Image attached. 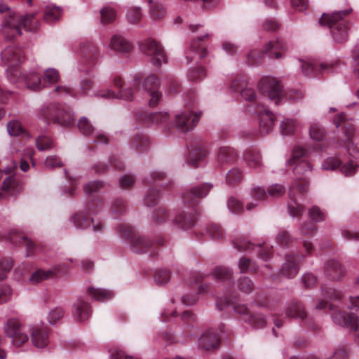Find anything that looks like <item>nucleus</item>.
I'll return each instance as SVG.
<instances>
[{"instance_id": "nucleus-1", "label": "nucleus", "mask_w": 359, "mask_h": 359, "mask_svg": "<svg viewBox=\"0 0 359 359\" xmlns=\"http://www.w3.org/2000/svg\"><path fill=\"white\" fill-rule=\"evenodd\" d=\"M159 85V79L156 75H149L142 83L141 78L135 76L128 86L119 90L118 94L111 90H106L99 92L97 95L107 99L120 98L124 100H132L136 93L141 92L140 86H142V90L148 96L149 106L154 107L158 104L162 97L161 93L158 90Z\"/></svg>"}, {"instance_id": "nucleus-2", "label": "nucleus", "mask_w": 359, "mask_h": 359, "mask_svg": "<svg viewBox=\"0 0 359 359\" xmlns=\"http://www.w3.org/2000/svg\"><path fill=\"white\" fill-rule=\"evenodd\" d=\"M7 12L1 27L3 34L7 40H11L17 36H20L21 27L27 30L35 32L39 27V22L35 19L34 14L27 15L22 17L19 13L10 11L7 4L0 3V13Z\"/></svg>"}, {"instance_id": "nucleus-3", "label": "nucleus", "mask_w": 359, "mask_h": 359, "mask_svg": "<svg viewBox=\"0 0 359 359\" xmlns=\"http://www.w3.org/2000/svg\"><path fill=\"white\" fill-rule=\"evenodd\" d=\"M189 29L193 36L186 57L188 62H198V60L205 58L208 54L206 48L200 43L211 40L214 35L201 24L190 25Z\"/></svg>"}, {"instance_id": "nucleus-4", "label": "nucleus", "mask_w": 359, "mask_h": 359, "mask_svg": "<svg viewBox=\"0 0 359 359\" xmlns=\"http://www.w3.org/2000/svg\"><path fill=\"white\" fill-rule=\"evenodd\" d=\"M351 11V9H346L331 14L323 13L319 20L321 25H326L330 29L333 39L337 43H343L348 38V28L344 17L348 15Z\"/></svg>"}, {"instance_id": "nucleus-5", "label": "nucleus", "mask_w": 359, "mask_h": 359, "mask_svg": "<svg viewBox=\"0 0 359 359\" xmlns=\"http://www.w3.org/2000/svg\"><path fill=\"white\" fill-rule=\"evenodd\" d=\"M117 231L121 237L125 238L130 243V250L135 253H149L151 257L156 255V248L150 241L144 236L138 235L130 225L121 223Z\"/></svg>"}, {"instance_id": "nucleus-6", "label": "nucleus", "mask_w": 359, "mask_h": 359, "mask_svg": "<svg viewBox=\"0 0 359 359\" xmlns=\"http://www.w3.org/2000/svg\"><path fill=\"white\" fill-rule=\"evenodd\" d=\"M336 128L341 127L345 140L334 143L335 147H344L353 158L359 160V142L355 145L353 144V137L355 128L352 122L347 120L346 115L343 113L338 114L334 119Z\"/></svg>"}, {"instance_id": "nucleus-7", "label": "nucleus", "mask_w": 359, "mask_h": 359, "mask_svg": "<svg viewBox=\"0 0 359 359\" xmlns=\"http://www.w3.org/2000/svg\"><path fill=\"white\" fill-rule=\"evenodd\" d=\"M308 186V182L304 178H298L289 189L290 201L287 203V208L290 215L292 217L301 216L304 211V207L300 202L303 201Z\"/></svg>"}, {"instance_id": "nucleus-8", "label": "nucleus", "mask_w": 359, "mask_h": 359, "mask_svg": "<svg viewBox=\"0 0 359 359\" xmlns=\"http://www.w3.org/2000/svg\"><path fill=\"white\" fill-rule=\"evenodd\" d=\"M42 116L48 121L69 126L74 123V116L70 109L57 104H50L41 109Z\"/></svg>"}, {"instance_id": "nucleus-9", "label": "nucleus", "mask_w": 359, "mask_h": 359, "mask_svg": "<svg viewBox=\"0 0 359 359\" xmlns=\"http://www.w3.org/2000/svg\"><path fill=\"white\" fill-rule=\"evenodd\" d=\"M140 50L146 55L151 57L152 63L160 67L166 62V55L163 48L155 39L149 38L139 43Z\"/></svg>"}, {"instance_id": "nucleus-10", "label": "nucleus", "mask_w": 359, "mask_h": 359, "mask_svg": "<svg viewBox=\"0 0 359 359\" xmlns=\"http://www.w3.org/2000/svg\"><path fill=\"white\" fill-rule=\"evenodd\" d=\"M4 332L12 339V343L15 346H20L28 341L29 337L26 327L15 318L8 320L4 325Z\"/></svg>"}, {"instance_id": "nucleus-11", "label": "nucleus", "mask_w": 359, "mask_h": 359, "mask_svg": "<svg viewBox=\"0 0 359 359\" xmlns=\"http://www.w3.org/2000/svg\"><path fill=\"white\" fill-rule=\"evenodd\" d=\"M258 88L263 94H266L271 101H273L275 104H280L283 100L282 86L274 79L270 77L262 78Z\"/></svg>"}, {"instance_id": "nucleus-12", "label": "nucleus", "mask_w": 359, "mask_h": 359, "mask_svg": "<svg viewBox=\"0 0 359 359\" xmlns=\"http://www.w3.org/2000/svg\"><path fill=\"white\" fill-rule=\"evenodd\" d=\"M201 113L193 114L192 111H184L175 116V126L182 133L192 130L199 121Z\"/></svg>"}, {"instance_id": "nucleus-13", "label": "nucleus", "mask_w": 359, "mask_h": 359, "mask_svg": "<svg viewBox=\"0 0 359 359\" xmlns=\"http://www.w3.org/2000/svg\"><path fill=\"white\" fill-rule=\"evenodd\" d=\"M4 239L9 241L14 245H20L25 243L26 246L27 257L32 256L38 252L42 251L41 248L39 245H36L32 241L29 240L27 237L18 233L15 230H11L9 231L8 235L4 238Z\"/></svg>"}, {"instance_id": "nucleus-14", "label": "nucleus", "mask_w": 359, "mask_h": 359, "mask_svg": "<svg viewBox=\"0 0 359 359\" xmlns=\"http://www.w3.org/2000/svg\"><path fill=\"white\" fill-rule=\"evenodd\" d=\"M78 128L83 135L91 137L94 142L104 144L108 142L107 137L104 133L96 131L86 117H81L79 120Z\"/></svg>"}, {"instance_id": "nucleus-15", "label": "nucleus", "mask_w": 359, "mask_h": 359, "mask_svg": "<svg viewBox=\"0 0 359 359\" xmlns=\"http://www.w3.org/2000/svg\"><path fill=\"white\" fill-rule=\"evenodd\" d=\"M259 117V133L265 135L271 133L273 128L275 116L263 105H258L254 111Z\"/></svg>"}, {"instance_id": "nucleus-16", "label": "nucleus", "mask_w": 359, "mask_h": 359, "mask_svg": "<svg viewBox=\"0 0 359 359\" xmlns=\"http://www.w3.org/2000/svg\"><path fill=\"white\" fill-rule=\"evenodd\" d=\"M1 57L4 65L14 67L24 61L25 55L22 49L15 46H8L2 51Z\"/></svg>"}, {"instance_id": "nucleus-17", "label": "nucleus", "mask_w": 359, "mask_h": 359, "mask_svg": "<svg viewBox=\"0 0 359 359\" xmlns=\"http://www.w3.org/2000/svg\"><path fill=\"white\" fill-rule=\"evenodd\" d=\"M299 259L300 257L297 254H287L285 256V262L280 269V274L288 278H293L295 277L299 271Z\"/></svg>"}, {"instance_id": "nucleus-18", "label": "nucleus", "mask_w": 359, "mask_h": 359, "mask_svg": "<svg viewBox=\"0 0 359 359\" xmlns=\"http://www.w3.org/2000/svg\"><path fill=\"white\" fill-rule=\"evenodd\" d=\"M234 245L238 251L249 250L257 252L258 257L264 261H267L271 257V250L262 248L261 244L255 245L245 240H241L236 241Z\"/></svg>"}, {"instance_id": "nucleus-19", "label": "nucleus", "mask_w": 359, "mask_h": 359, "mask_svg": "<svg viewBox=\"0 0 359 359\" xmlns=\"http://www.w3.org/2000/svg\"><path fill=\"white\" fill-rule=\"evenodd\" d=\"M332 318L334 323L340 326L346 327L355 331L358 329V318L353 312L348 314L339 311L332 314Z\"/></svg>"}, {"instance_id": "nucleus-20", "label": "nucleus", "mask_w": 359, "mask_h": 359, "mask_svg": "<svg viewBox=\"0 0 359 359\" xmlns=\"http://www.w3.org/2000/svg\"><path fill=\"white\" fill-rule=\"evenodd\" d=\"M324 273L330 280H339L345 275L346 271L338 261L330 259L325 264Z\"/></svg>"}, {"instance_id": "nucleus-21", "label": "nucleus", "mask_w": 359, "mask_h": 359, "mask_svg": "<svg viewBox=\"0 0 359 359\" xmlns=\"http://www.w3.org/2000/svg\"><path fill=\"white\" fill-rule=\"evenodd\" d=\"M219 345V337L212 330L204 332L198 339V346L206 351L216 349Z\"/></svg>"}, {"instance_id": "nucleus-22", "label": "nucleus", "mask_w": 359, "mask_h": 359, "mask_svg": "<svg viewBox=\"0 0 359 359\" xmlns=\"http://www.w3.org/2000/svg\"><path fill=\"white\" fill-rule=\"evenodd\" d=\"M72 222L77 229H84L93 224V230L94 232L101 231L104 226L102 223L94 224L93 219H90L85 213L79 212L72 217Z\"/></svg>"}, {"instance_id": "nucleus-23", "label": "nucleus", "mask_w": 359, "mask_h": 359, "mask_svg": "<svg viewBox=\"0 0 359 359\" xmlns=\"http://www.w3.org/2000/svg\"><path fill=\"white\" fill-rule=\"evenodd\" d=\"M31 340L33 345L43 348L49 344V337L46 327L34 326L31 328Z\"/></svg>"}, {"instance_id": "nucleus-24", "label": "nucleus", "mask_w": 359, "mask_h": 359, "mask_svg": "<svg viewBox=\"0 0 359 359\" xmlns=\"http://www.w3.org/2000/svg\"><path fill=\"white\" fill-rule=\"evenodd\" d=\"M212 187L210 184L194 187L183 195L184 201L188 203H194L197 199L205 197Z\"/></svg>"}, {"instance_id": "nucleus-25", "label": "nucleus", "mask_w": 359, "mask_h": 359, "mask_svg": "<svg viewBox=\"0 0 359 359\" xmlns=\"http://www.w3.org/2000/svg\"><path fill=\"white\" fill-rule=\"evenodd\" d=\"M238 157L236 151L230 147H221L217 154L216 162L218 166L223 167L225 165L234 162Z\"/></svg>"}, {"instance_id": "nucleus-26", "label": "nucleus", "mask_w": 359, "mask_h": 359, "mask_svg": "<svg viewBox=\"0 0 359 359\" xmlns=\"http://www.w3.org/2000/svg\"><path fill=\"white\" fill-rule=\"evenodd\" d=\"M301 69L302 73L306 76H316L318 72L323 73L330 68V65L327 63L317 64L314 61H301Z\"/></svg>"}, {"instance_id": "nucleus-27", "label": "nucleus", "mask_w": 359, "mask_h": 359, "mask_svg": "<svg viewBox=\"0 0 359 359\" xmlns=\"http://www.w3.org/2000/svg\"><path fill=\"white\" fill-rule=\"evenodd\" d=\"M137 118L142 123H152L155 124H162L166 123L169 119V115L167 112H156V113H148L142 112L140 114H137Z\"/></svg>"}, {"instance_id": "nucleus-28", "label": "nucleus", "mask_w": 359, "mask_h": 359, "mask_svg": "<svg viewBox=\"0 0 359 359\" xmlns=\"http://www.w3.org/2000/svg\"><path fill=\"white\" fill-rule=\"evenodd\" d=\"M211 276L219 282L226 283L227 285H233V273L231 270L226 266H216L211 272Z\"/></svg>"}, {"instance_id": "nucleus-29", "label": "nucleus", "mask_w": 359, "mask_h": 359, "mask_svg": "<svg viewBox=\"0 0 359 359\" xmlns=\"http://www.w3.org/2000/svg\"><path fill=\"white\" fill-rule=\"evenodd\" d=\"M74 316L79 321L85 320L91 313L89 304L83 298L78 299L77 302L74 304Z\"/></svg>"}, {"instance_id": "nucleus-30", "label": "nucleus", "mask_w": 359, "mask_h": 359, "mask_svg": "<svg viewBox=\"0 0 359 359\" xmlns=\"http://www.w3.org/2000/svg\"><path fill=\"white\" fill-rule=\"evenodd\" d=\"M109 48L120 53H129L133 50V45L120 35H114L109 43Z\"/></svg>"}, {"instance_id": "nucleus-31", "label": "nucleus", "mask_w": 359, "mask_h": 359, "mask_svg": "<svg viewBox=\"0 0 359 359\" xmlns=\"http://www.w3.org/2000/svg\"><path fill=\"white\" fill-rule=\"evenodd\" d=\"M243 160L251 169H257L262 165V156L256 149L246 150L243 154Z\"/></svg>"}, {"instance_id": "nucleus-32", "label": "nucleus", "mask_w": 359, "mask_h": 359, "mask_svg": "<svg viewBox=\"0 0 359 359\" xmlns=\"http://www.w3.org/2000/svg\"><path fill=\"white\" fill-rule=\"evenodd\" d=\"M286 49L285 45L281 41H276L275 42H269L263 50L264 53H268L270 58L278 59L282 55V52Z\"/></svg>"}, {"instance_id": "nucleus-33", "label": "nucleus", "mask_w": 359, "mask_h": 359, "mask_svg": "<svg viewBox=\"0 0 359 359\" xmlns=\"http://www.w3.org/2000/svg\"><path fill=\"white\" fill-rule=\"evenodd\" d=\"M196 221L195 213L182 212L178 215L175 219V224L182 229H189L193 227Z\"/></svg>"}, {"instance_id": "nucleus-34", "label": "nucleus", "mask_w": 359, "mask_h": 359, "mask_svg": "<svg viewBox=\"0 0 359 359\" xmlns=\"http://www.w3.org/2000/svg\"><path fill=\"white\" fill-rule=\"evenodd\" d=\"M57 271H59V270L57 267L48 270L39 269L32 274L29 278V281L34 284L39 283L43 280L53 278Z\"/></svg>"}, {"instance_id": "nucleus-35", "label": "nucleus", "mask_w": 359, "mask_h": 359, "mask_svg": "<svg viewBox=\"0 0 359 359\" xmlns=\"http://www.w3.org/2000/svg\"><path fill=\"white\" fill-rule=\"evenodd\" d=\"M25 81L27 88L32 90L37 91L43 88L41 76L38 72H31L25 75Z\"/></svg>"}, {"instance_id": "nucleus-36", "label": "nucleus", "mask_w": 359, "mask_h": 359, "mask_svg": "<svg viewBox=\"0 0 359 359\" xmlns=\"http://www.w3.org/2000/svg\"><path fill=\"white\" fill-rule=\"evenodd\" d=\"M88 294L97 301H105L113 297V292L104 289L88 287L87 288Z\"/></svg>"}, {"instance_id": "nucleus-37", "label": "nucleus", "mask_w": 359, "mask_h": 359, "mask_svg": "<svg viewBox=\"0 0 359 359\" xmlns=\"http://www.w3.org/2000/svg\"><path fill=\"white\" fill-rule=\"evenodd\" d=\"M206 156L207 152L205 149L202 147H197L189 151V163L195 167H198L200 163L203 161Z\"/></svg>"}, {"instance_id": "nucleus-38", "label": "nucleus", "mask_w": 359, "mask_h": 359, "mask_svg": "<svg viewBox=\"0 0 359 359\" xmlns=\"http://www.w3.org/2000/svg\"><path fill=\"white\" fill-rule=\"evenodd\" d=\"M21 186L19 182L13 177H6L2 185V190L8 195H15L20 192Z\"/></svg>"}, {"instance_id": "nucleus-39", "label": "nucleus", "mask_w": 359, "mask_h": 359, "mask_svg": "<svg viewBox=\"0 0 359 359\" xmlns=\"http://www.w3.org/2000/svg\"><path fill=\"white\" fill-rule=\"evenodd\" d=\"M285 316L295 318L304 319L306 317V313L302 304L293 303L285 311Z\"/></svg>"}, {"instance_id": "nucleus-40", "label": "nucleus", "mask_w": 359, "mask_h": 359, "mask_svg": "<svg viewBox=\"0 0 359 359\" xmlns=\"http://www.w3.org/2000/svg\"><path fill=\"white\" fill-rule=\"evenodd\" d=\"M62 13L60 7L55 6H47L44 11V20L47 22H53L59 19Z\"/></svg>"}, {"instance_id": "nucleus-41", "label": "nucleus", "mask_w": 359, "mask_h": 359, "mask_svg": "<svg viewBox=\"0 0 359 359\" xmlns=\"http://www.w3.org/2000/svg\"><path fill=\"white\" fill-rule=\"evenodd\" d=\"M237 287L241 292L250 294L253 291L255 285L249 277L243 276L237 280Z\"/></svg>"}, {"instance_id": "nucleus-42", "label": "nucleus", "mask_w": 359, "mask_h": 359, "mask_svg": "<svg viewBox=\"0 0 359 359\" xmlns=\"http://www.w3.org/2000/svg\"><path fill=\"white\" fill-rule=\"evenodd\" d=\"M150 6V14L153 19L159 20L165 16V11L163 6L154 0H148Z\"/></svg>"}, {"instance_id": "nucleus-43", "label": "nucleus", "mask_w": 359, "mask_h": 359, "mask_svg": "<svg viewBox=\"0 0 359 359\" xmlns=\"http://www.w3.org/2000/svg\"><path fill=\"white\" fill-rule=\"evenodd\" d=\"M133 146L138 149L140 151H146L149 147V138L144 135H137L133 142Z\"/></svg>"}, {"instance_id": "nucleus-44", "label": "nucleus", "mask_w": 359, "mask_h": 359, "mask_svg": "<svg viewBox=\"0 0 359 359\" xmlns=\"http://www.w3.org/2000/svg\"><path fill=\"white\" fill-rule=\"evenodd\" d=\"M101 22L104 24H108L116 19V11L109 6H104L100 10Z\"/></svg>"}, {"instance_id": "nucleus-45", "label": "nucleus", "mask_w": 359, "mask_h": 359, "mask_svg": "<svg viewBox=\"0 0 359 359\" xmlns=\"http://www.w3.org/2000/svg\"><path fill=\"white\" fill-rule=\"evenodd\" d=\"M238 268L241 273H247L248 271L255 273L257 271V266L252 263L250 259L243 257L238 262Z\"/></svg>"}, {"instance_id": "nucleus-46", "label": "nucleus", "mask_w": 359, "mask_h": 359, "mask_svg": "<svg viewBox=\"0 0 359 359\" xmlns=\"http://www.w3.org/2000/svg\"><path fill=\"white\" fill-rule=\"evenodd\" d=\"M248 323L256 328H262L266 324V318L262 313H255L248 316Z\"/></svg>"}, {"instance_id": "nucleus-47", "label": "nucleus", "mask_w": 359, "mask_h": 359, "mask_svg": "<svg viewBox=\"0 0 359 359\" xmlns=\"http://www.w3.org/2000/svg\"><path fill=\"white\" fill-rule=\"evenodd\" d=\"M159 192L154 188L149 189L144 198V204L149 207L155 205L159 198Z\"/></svg>"}, {"instance_id": "nucleus-48", "label": "nucleus", "mask_w": 359, "mask_h": 359, "mask_svg": "<svg viewBox=\"0 0 359 359\" xmlns=\"http://www.w3.org/2000/svg\"><path fill=\"white\" fill-rule=\"evenodd\" d=\"M297 128L296 121L293 119L287 118L280 124V131L284 135H290L294 133Z\"/></svg>"}, {"instance_id": "nucleus-49", "label": "nucleus", "mask_w": 359, "mask_h": 359, "mask_svg": "<svg viewBox=\"0 0 359 359\" xmlns=\"http://www.w3.org/2000/svg\"><path fill=\"white\" fill-rule=\"evenodd\" d=\"M309 135L313 140L320 141L325 137V130L318 124L312 123L310 126Z\"/></svg>"}, {"instance_id": "nucleus-50", "label": "nucleus", "mask_w": 359, "mask_h": 359, "mask_svg": "<svg viewBox=\"0 0 359 359\" xmlns=\"http://www.w3.org/2000/svg\"><path fill=\"white\" fill-rule=\"evenodd\" d=\"M242 177L241 171L238 168H233L228 172L226 179L229 184H236L241 181Z\"/></svg>"}, {"instance_id": "nucleus-51", "label": "nucleus", "mask_w": 359, "mask_h": 359, "mask_svg": "<svg viewBox=\"0 0 359 359\" xmlns=\"http://www.w3.org/2000/svg\"><path fill=\"white\" fill-rule=\"evenodd\" d=\"M227 207L230 212L238 214L243 211V203L235 197H230L227 201Z\"/></svg>"}, {"instance_id": "nucleus-52", "label": "nucleus", "mask_w": 359, "mask_h": 359, "mask_svg": "<svg viewBox=\"0 0 359 359\" xmlns=\"http://www.w3.org/2000/svg\"><path fill=\"white\" fill-rule=\"evenodd\" d=\"M277 243L282 248L289 247L292 243V239L286 231L279 232L276 238Z\"/></svg>"}, {"instance_id": "nucleus-53", "label": "nucleus", "mask_w": 359, "mask_h": 359, "mask_svg": "<svg viewBox=\"0 0 359 359\" xmlns=\"http://www.w3.org/2000/svg\"><path fill=\"white\" fill-rule=\"evenodd\" d=\"M64 311L62 308L56 307L50 311L48 316V321L51 325H55L64 316Z\"/></svg>"}, {"instance_id": "nucleus-54", "label": "nucleus", "mask_w": 359, "mask_h": 359, "mask_svg": "<svg viewBox=\"0 0 359 359\" xmlns=\"http://www.w3.org/2000/svg\"><path fill=\"white\" fill-rule=\"evenodd\" d=\"M126 18L128 22L131 24L137 23L142 18L140 8H130L126 14Z\"/></svg>"}, {"instance_id": "nucleus-55", "label": "nucleus", "mask_w": 359, "mask_h": 359, "mask_svg": "<svg viewBox=\"0 0 359 359\" xmlns=\"http://www.w3.org/2000/svg\"><path fill=\"white\" fill-rule=\"evenodd\" d=\"M206 75V71L202 66L192 68L189 70L188 77L191 81H197L204 78Z\"/></svg>"}, {"instance_id": "nucleus-56", "label": "nucleus", "mask_w": 359, "mask_h": 359, "mask_svg": "<svg viewBox=\"0 0 359 359\" xmlns=\"http://www.w3.org/2000/svg\"><path fill=\"white\" fill-rule=\"evenodd\" d=\"M36 145L39 151H45L53 145V140L46 136H40L36 140Z\"/></svg>"}, {"instance_id": "nucleus-57", "label": "nucleus", "mask_w": 359, "mask_h": 359, "mask_svg": "<svg viewBox=\"0 0 359 359\" xmlns=\"http://www.w3.org/2000/svg\"><path fill=\"white\" fill-rule=\"evenodd\" d=\"M7 130L10 135L18 136L23 133L21 123L18 121H11L7 124Z\"/></svg>"}, {"instance_id": "nucleus-58", "label": "nucleus", "mask_w": 359, "mask_h": 359, "mask_svg": "<svg viewBox=\"0 0 359 359\" xmlns=\"http://www.w3.org/2000/svg\"><path fill=\"white\" fill-rule=\"evenodd\" d=\"M309 217L316 222L324 221L325 214L317 206H313L309 210Z\"/></svg>"}, {"instance_id": "nucleus-59", "label": "nucleus", "mask_w": 359, "mask_h": 359, "mask_svg": "<svg viewBox=\"0 0 359 359\" xmlns=\"http://www.w3.org/2000/svg\"><path fill=\"white\" fill-rule=\"evenodd\" d=\"M170 278V271L165 269L157 270L155 273L154 279L158 284H165Z\"/></svg>"}, {"instance_id": "nucleus-60", "label": "nucleus", "mask_w": 359, "mask_h": 359, "mask_svg": "<svg viewBox=\"0 0 359 359\" xmlns=\"http://www.w3.org/2000/svg\"><path fill=\"white\" fill-rule=\"evenodd\" d=\"M207 233L214 239H219L224 236L223 229L217 224H210L207 229Z\"/></svg>"}, {"instance_id": "nucleus-61", "label": "nucleus", "mask_w": 359, "mask_h": 359, "mask_svg": "<svg viewBox=\"0 0 359 359\" xmlns=\"http://www.w3.org/2000/svg\"><path fill=\"white\" fill-rule=\"evenodd\" d=\"M306 154L305 149L299 146L295 147L292 150V154L290 159L288 161L287 163L290 165H293L297 162L301 161L300 158L303 157Z\"/></svg>"}, {"instance_id": "nucleus-62", "label": "nucleus", "mask_w": 359, "mask_h": 359, "mask_svg": "<svg viewBox=\"0 0 359 359\" xmlns=\"http://www.w3.org/2000/svg\"><path fill=\"white\" fill-rule=\"evenodd\" d=\"M60 79V74L57 69L54 68H48L44 73V81L50 83H56Z\"/></svg>"}, {"instance_id": "nucleus-63", "label": "nucleus", "mask_w": 359, "mask_h": 359, "mask_svg": "<svg viewBox=\"0 0 359 359\" xmlns=\"http://www.w3.org/2000/svg\"><path fill=\"white\" fill-rule=\"evenodd\" d=\"M251 194L253 200L257 202L265 201L269 196L266 190L261 187L254 188Z\"/></svg>"}, {"instance_id": "nucleus-64", "label": "nucleus", "mask_w": 359, "mask_h": 359, "mask_svg": "<svg viewBox=\"0 0 359 359\" xmlns=\"http://www.w3.org/2000/svg\"><path fill=\"white\" fill-rule=\"evenodd\" d=\"M341 164V161L333 157L326 158L322 163V168L327 170H334Z\"/></svg>"}]
</instances>
